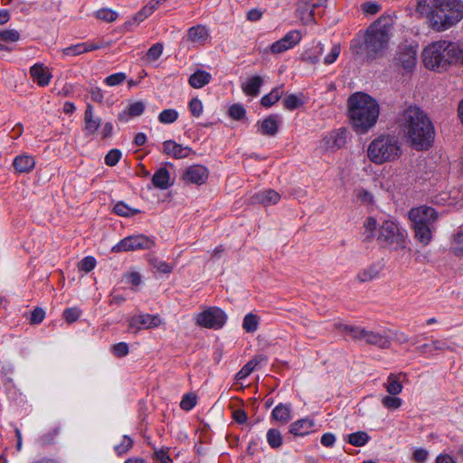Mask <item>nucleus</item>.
Masks as SVG:
<instances>
[{
	"label": "nucleus",
	"instance_id": "f257e3e1",
	"mask_svg": "<svg viewBox=\"0 0 463 463\" xmlns=\"http://www.w3.org/2000/svg\"><path fill=\"white\" fill-rule=\"evenodd\" d=\"M396 123L412 147L427 150L435 137L434 127L427 114L417 106H408L397 116Z\"/></svg>",
	"mask_w": 463,
	"mask_h": 463
},
{
	"label": "nucleus",
	"instance_id": "f03ea898",
	"mask_svg": "<svg viewBox=\"0 0 463 463\" xmlns=\"http://www.w3.org/2000/svg\"><path fill=\"white\" fill-rule=\"evenodd\" d=\"M416 12L427 19L433 30L443 32L463 19V1L418 0Z\"/></svg>",
	"mask_w": 463,
	"mask_h": 463
},
{
	"label": "nucleus",
	"instance_id": "7ed1b4c3",
	"mask_svg": "<svg viewBox=\"0 0 463 463\" xmlns=\"http://www.w3.org/2000/svg\"><path fill=\"white\" fill-rule=\"evenodd\" d=\"M347 105L350 121L356 133L364 134L376 124L379 105L368 94L356 92L351 95Z\"/></svg>",
	"mask_w": 463,
	"mask_h": 463
},
{
	"label": "nucleus",
	"instance_id": "20e7f679",
	"mask_svg": "<svg viewBox=\"0 0 463 463\" xmlns=\"http://www.w3.org/2000/svg\"><path fill=\"white\" fill-rule=\"evenodd\" d=\"M393 23L390 16H381L366 30L364 40V51L370 59L384 54L389 48L392 34Z\"/></svg>",
	"mask_w": 463,
	"mask_h": 463
},
{
	"label": "nucleus",
	"instance_id": "39448f33",
	"mask_svg": "<svg viewBox=\"0 0 463 463\" xmlns=\"http://www.w3.org/2000/svg\"><path fill=\"white\" fill-rule=\"evenodd\" d=\"M402 155V142L397 136L381 135L368 146L367 156L376 165L393 162Z\"/></svg>",
	"mask_w": 463,
	"mask_h": 463
},
{
	"label": "nucleus",
	"instance_id": "423d86ee",
	"mask_svg": "<svg viewBox=\"0 0 463 463\" xmlns=\"http://www.w3.org/2000/svg\"><path fill=\"white\" fill-rule=\"evenodd\" d=\"M335 326L343 332L348 334L354 341L364 342L367 345H375L383 349L391 346L392 337L386 331L375 332L367 330L364 327L343 324H337Z\"/></svg>",
	"mask_w": 463,
	"mask_h": 463
},
{
	"label": "nucleus",
	"instance_id": "0eeeda50",
	"mask_svg": "<svg viewBox=\"0 0 463 463\" xmlns=\"http://www.w3.org/2000/svg\"><path fill=\"white\" fill-rule=\"evenodd\" d=\"M448 41L432 43L423 50V61L427 68L443 71L448 69L447 52Z\"/></svg>",
	"mask_w": 463,
	"mask_h": 463
},
{
	"label": "nucleus",
	"instance_id": "6e6552de",
	"mask_svg": "<svg viewBox=\"0 0 463 463\" xmlns=\"http://www.w3.org/2000/svg\"><path fill=\"white\" fill-rule=\"evenodd\" d=\"M376 240L382 247L397 249L403 245L404 235L395 222L384 220L379 226Z\"/></svg>",
	"mask_w": 463,
	"mask_h": 463
},
{
	"label": "nucleus",
	"instance_id": "1a4fd4ad",
	"mask_svg": "<svg viewBox=\"0 0 463 463\" xmlns=\"http://www.w3.org/2000/svg\"><path fill=\"white\" fill-rule=\"evenodd\" d=\"M195 319L203 327L219 329L226 323L227 316L221 308L210 307L198 313Z\"/></svg>",
	"mask_w": 463,
	"mask_h": 463
},
{
	"label": "nucleus",
	"instance_id": "9d476101",
	"mask_svg": "<svg viewBox=\"0 0 463 463\" xmlns=\"http://www.w3.org/2000/svg\"><path fill=\"white\" fill-rule=\"evenodd\" d=\"M155 241L152 238L144 234L131 235L122 239L112 247L113 252H122L138 250H149L154 247Z\"/></svg>",
	"mask_w": 463,
	"mask_h": 463
},
{
	"label": "nucleus",
	"instance_id": "9b49d317",
	"mask_svg": "<svg viewBox=\"0 0 463 463\" xmlns=\"http://www.w3.org/2000/svg\"><path fill=\"white\" fill-rule=\"evenodd\" d=\"M418 45L414 43H402L398 45L394 63L405 71H411L417 61Z\"/></svg>",
	"mask_w": 463,
	"mask_h": 463
},
{
	"label": "nucleus",
	"instance_id": "f8f14e48",
	"mask_svg": "<svg viewBox=\"0 0 463 463\" xmlns=\"http://www.w3.org/2000/svg\"><path fill=\"white\" fill-rule=\"evenodd\" d=\"M409 217L412 224L432 225L439 219V213L430 206L420 205L411 209Z\"/></svg>",
	"mask_w": 463,
	"mask_h": 463
},
{
	"label": "nucleus",
	"instance_id": "ddd939ff",
	"mask_svg": "<svg viewBox=\"0 0 463 463\" xmlns=\"http://www.w3.org/2000/svg\"><path fill=\"white\" fill-rule=\"evenodd\" d=\"M161 322L157 315L138 314L129 319V327L137 331L150 329L159 326Z\"/></svg>",
	"mask_w": 463,
	"mask_h": 463
},
{
	"label": "nucleus",
	"instance_id": "4468645a",
	"mask_svg": "<svg viewBox=\"0 0 463 463\" xmlns=\"http://www.w3.org/2000/svg\"><path fill=\"white\" fill-rule=\"evenodd\" d=\"M208 169L202 165H194L185 169L183 179L187 184H202L208 178Z\"/></svg>",
	"mask_w": 463,
	"mask_h": 463
},
{
	"label": "nucleus",
	"instance_id": "2eb2a0df",
	"mask_svg": "<svg viewBox=\"0 0 463 463\" xmlns=\"http://www.w3.org/2000/svg\"><path fill=\"white\" fill-rule=\"evenodd\" d=\"M109 43H80L77 44L71 45L62 50V53L67 56H76L85 52L99 50L101 48L109 46Z\"/></svg>",
	"mask_w": 463,
	"mask_h": 463
},
{
	"label": "nucleus",
	"instance_id": "dca6fc26",
	"mask_svg": "<svg viewBox=\"0 0 463 463\" xmlns=\"http://www.w3.org/2000/svg\"><path fill=\"white\" fill-rule=\"evenodd\" d=\"M384 264L382 261L373 262L359 270L356 279L360 283H365L376 279L383 270Z\"/></svg>",
	"mask_w": 463,
	"mask_h": 463
},
{
	"label": "nucleus",
	"instance_id": "f3484780",
	"mask_svg": "<svg viewBox=\"0 0 463 463\" xmlns=\"http://www.w3.org/2000/svg\"><path fill=\"white\" fill-rule=\"evenodd\" d=\"M163 152L174 158L182 159L190 155L192 148L177 144L174 140H166L163 143Z\"/></svg>",
	"mask_w": 463,
	"mask_h": 463
},
{
	"label": "nucleus",
	"instance_id": "a211bd4d",
	"mask_svg": "<svg viewBox=\"0 0 463 463\" xmlns=\"http://www.w3.org/2000/svg\"><path fill=\"white\" fill-rule=\"evenodd\" d=\"M30 75L33 81L41 87L49 85L51 79L52 78L49 69L43 63H35L30 68Z\"/></svg>",
	"mask_w": 463,
	"mask_h": 463
},
{
	"label": "nucleus",
	"instance_id": "6ab92c4d",
	"mask_svg": "<svg viewBox=\"0 0 463 463\" xmlns=\"http://www.w3.org/2000/svg\"><path fill=\"white\" fill-rule=\"evenodd\" d=\"M446 55L448 68L450 65L463 66V44L460 43L448 42Z\"/></svg>",
	"mask_w": 463,
	"mask_h": 463
},
{
	"label": "nucleus",
	"instance_id": "aec40b11",
	"mask_svg": "<svg viewBox=\"0 0 463 463\" xmlns=\"http://www.w3.org/2000/svg\"><path fill=\"white\" fill-rule=\"evenodd\" d=\"M101 120L99 117L94 116L93 107L87 105L84 112V132L86 136L94 135L99 128Z\"/></svg>",
	"mask_w": 463,
	"mask_h": 463
},
{
	"label": "nucleus",
	"instance_id": "412c9836",
	"mask_svg": "<svg viewBox=\"0 0 463 463\" xmlns=\"http://www.w3.org/2000/svg\"><path fill=\"white\" fill-rule=\"evenodd\" d=\"M13 166L17 173H29L34 168L35 160L32 156L22 154L14 157Z\"/></svg>",
	"mask_w": 463,
	"mask_h": 463
},
{
	"label": "nucleus",
	"instance_id": "4be33fe9",
	"mask_svg": "<svg viewBox=\"0 0 463 463\" xmlns=\"http://www.w3.org/2000/svg\"><path fill=\"white\" fill-rule=\"evenodd\" d=\"M314 421L308 418L298 420L290 424L289 433L294 436H305L312 431Z\"/></svg>",
	"mask_w": 463,
	"mask_h": 463
},
{
	"label": "nucleus",
	"instance_id": "5701e85b",
	"mask_svg": "<svg viewBox=\"0 0 463 463\" xmlns=\"http://www.w3.org/2000/svg\"><path fill=\"white\" fill-rule=\"evenodd\" d=\"M251 199L254 203L268 206L276 204L280 200V195L275 190L268 189L257 193Z\"/></svg>",
	"mask_w": 463,
	"mask_h": 463
},
{
	"label": "nucleus",
	"instance_id": "b1692460",
	"mask_svg": "<svg viewBox=\"0 0 463 463\" xmlns=\"http://www.w3.org/2000/svg\"><path fill=\"white\" fill-rule=\"evenodd\" d=\"M152 184L156 188L165 190L172 185L170 173L165 167H160L152 177Z\"/></svg>",
	"mask_w": 463,
	"mask_h": 463
},
{
	"label": "nucleus",
	"instance_id": "393cba45",
	"mask_svg": "<svg viewBox=\"0 0 463 463\" xmlns=\"http://www.w3.org/2000/svg\"><path fill=\"white\" fill-rule=\"evenodd\" d=\"M209 38V32L205 26L197 24L191 27L187 33V39L197 44H203Z\"/></svg>",
	"mask_w": 463,
	"mask_h": 463
},
{
	"label": "nucleus",
	"instance_id": "a878e982",
	"mask_svg": "<svg viewBox=\"0 0 463 463\" xmlns=\"http://www.w3.org/2000/svg\"><path fill=\"white\" fill-rule=\"evenodd\" d=\"M271 417L277 422L280 424L288 423L291 418V405L279 403L278 404L271 412Z\"/></svg>",
	"mask_w": 463,
	"mask_h": 463
},
{
	"label": "nucleus",
	"instance_id": "bb28decb",
	"mask_svg": "<svg viewBox=\"0 0 463 463\" xmlns=\"http://www.w3.org/2000/svg\"><path fill=\"white\" fill-rule=\"evenodd\" d=\"M263 83L262 78L260 76L255 75L250 78H248L242 84L241 89L242 91L251 97H256L260 93V89Z\"/></svg>",
	"mask_w": 463,
	"mask_h": 463
},
{
	"label": "nucleus",
	"instance_id": "cd10ccee",
	"mask_svg": "<svg viewBox=\"0 0 463 463\" xmlns=\"http://www.w3.org/2000/svg\"><path fill=\"white\" fill-rule=\"evenodd\" d=\"M211 80V73L203 70H197L189 77L188 82L193 88L200 89L207 85Z\"/></svg>",
	"mask_w": 463,
	"mask_h": 463
},
{
	"label": "nucleus",
	"instance_id": "c85d7f7f",
	"mask_svg": "<svg viewBox=\"0 0 463 463\" xmlns=\"http://www.w3.org/2000/svg\"><path fill=\"white\" fill-rule=\"evenodd\" d=\"M258 131L261 135L275 136L278 132V116L270 115L264 118Z\"/></svg>",
	"mask_w": 463,
	"mask_h": 463
},
{
	"label": "nucleus",
	"instance_id": "c756f323",
	"mask_svg": "<svg viewBox=\"0 0 463 463\" xmlns=\"http://www.w3.org/2000/svg\"><path fill=\"white\" fill-rule=\"evenodd\" d=\"M431 225L428 224H413L415 237L423 245H428L432 239Z\"/></svg>",
	"mask_w": 463,
	"mask_h": 463
},
{
	"label": "nucleus",
	"instance_id": "7c9ffc66",
	"mask_svg": "<svg viewBox=\"0 0 463 463\" xmlns=\"http://www.w3.org/2000/svg\"><path fill=\"white\" fill-rule=\"evenodd\" d=\"M364 240L371 241L377 237L380 224L373 217H367L364 222Z\"/></svg>",
	"mask_w": 463,
	"mask_h": 463
},
{
	"label": "nucleus",
	"instance_id": "2f4dec72",
	"mask_svg": "<svg viewBox=\"0 0 463 463\" xmlns=\"http://www.w3.org/2000/svg\"><path fill=\"white\" fill-rule=\"evenodd\" d=\"M327 146L331 149H339L345 144V131L338 130L326 137Z\"/></svg>",
	"mask_w": 463,
	"mask_h": 463
},
{
	"label": "nucleus",
	"instance_id": "473e14b6",
	"mask_svg": "<svg viewBox=\"0 0 463 463\" xmlns=\"http://www.w3.org/2000/svg\"><path fill=\"white\" fill-rule=\"evenodd\" d=\"M283 94L282 86L274 88L269 93L261 98L260 103L265 108H269L279 100Z\"/></svg>",
	"mask_w": 463,
	"mask_h": 463
},
{
	"label": "nucleus",
	"instance_id": "72a5a7b5",
	"mask_svg": "<svg viewBox=\"0 0 463 463\" xmlns=\"http://www.w3.org/2000/svg\"><path fill=\"white\" fill-rule=\"evenodd\" d=\"M61 433V426L59 424L53 426L51 430L45 431L38 439V442L41 446H46L53 444L57 436Z\"/></svg>",
	"mask_w": 463,
	"mask_h": 463
},
{
	"label": "nucleus",
	"instance_id": "f704fd0d",
	"mask_svg": "<svg viewBox=\"0 0 463 463\" xmlns=\"http://www.w3.org/2000/svg\"><path fill=\"white\" fill-rule=\"evenodd\" d=\"M448 348L447 344L440 340H432L418 347V350L424 354H431L434 351H444Z\"/></svg>",
	"mask_w": 463,
	"mask_h": 463
},
{
	"label": "nucleus",
	"instance_id": "c9c22d12",
	"mask_svg": "<svg viewBox=\"0 0 463 463\" xmlns=\"http://www.w3.org/2000/svg\"><path fill=\"white\" fill-rule=\"evenodd\" d=\"M145 109V105L142 101H136L128 105L127 110L123 111L118 115V119L124 120L126 119V116L129 117H138L140 116Z\"/></svg>",
	"mask_w": 463,
	"mask_h": 463
},
{
	"label": "nucleus",
	"instance_id": "e433bc0d",
	"mask_svg": "<svg viewBox=\"0 0 463 463\" xmlns=\"http://www.w3.org/2000/svg\"><path fill=\"white\" fill-rule=\"evenodd\" d=\"M385 388L391 395H398L402 391V385L398 376L392 373L388 376Z\"/></svg>",
	"mask_w": 463,
	"mask_h": 463
},
{
	"label": "nucleus",
	"instance_id": "4c0bfd02",
	"mask_svg": "<svg viewBox=\"0 0 463 463\" xmlns=\"http://www.w3.org/2000/svg\"><path fill=\"white\" fill-rule=\"evenodd\" d=\"M260 323V317L252 313L247 314L242 322V328L247 333H254L258 330Z\"/></svg>",
	"mask_w": 463,
	"mask_h": 463
},
{
	"label": "nucleus",
	"instance_id": "58836bf2",
	"mask_svg": "<svg viewBox=\"0 0 463 463\" xmlns=\"http://www.w3.org/2000/svg\"><path fill=\"white\" fill-rule=\"evenodd\" d=\"M302 39V33L298 30H291L288 32L284 37H282L280 40L282 43H284L288 48L290 50L293 47H295L297 44L300 43Z\"/></svg>",
	"mask_w": 463,
	"mask_h": 463
},
{
	"label": "nucleus",
	"instance_id": "ea45409f",
	"mask_svg": "<svg viewBox=\"0 0 463 463\" xmlns=\"http://www.w3.org/2000/svg\"><path fill=\"white\" fill-rule=\"evenodd\" d=\"M113 212L116 214L123 217L134 216L135 214L140 213L138 209L131 208L123 202H118L113 207Z\"/></svg>",
	"mask_w": 463,
	"mask_h": 463
},
{
	"label": "nucleus",
	"instance_id": "a19ab883",
	"mask_svg": "<svg viewBox=\"0 0 463 463\" xmlns=\"http://www.w3.org/2000/svg\"><path fill=\"white\" fill-rule=\"evenodd\" d=\"M370 439L369 435L364 431H357L348 435L347 441L355 447L365 445Z\"/></svg>",
	"mask_w": 463,
	"mask_h": 463
},
{
	"label": "nucleus",
	"instance_id": "79ce46f5",
	"mask_svg": "<svg viewBox=\"0 0 463 463\" xmlns=\"http://www.w3.org/2000/svg\"><path fill=\"white\" fill-rule=\"evenodd\" d=\"M303 103L302 94H290L283 99V106L288 110H294L302 106Z\"/></svg>",
	"mask_w": 463,
	"mask_h": 463
},
{
	"label": "nucleus",
	"instance_id": "37998d69",
	"mask_svg": "<svg viewBox=\"0 0 463 463\" xmlns=\"http://www.w3.org/2000/svg\"><path fill=\"white\" fill-rule=\"evenodd\" d=\"M267 442L272 449H279L282 445V435L277 429H269L267 432Z\"/></svg>",
	"mask_w": 463,
	"mask_h": 463
},
{
	"label": "nucleus",
	"instance_id": "c03bdc74",
	"mask_svg": "<svg viewBox=\"0 0 463 463\" xmlns=\"http://www.w3.org/2000/svg\"><path fill=\"white\" fill-rule=\"evenodd\" d=\"M149 263L153 269L163 274H169L173 270V266L171 264L157 258H150Z\"/></svg>",
	"mask_w": 463,
	"mask_h": 463
},
{
	"label": "nucleus",
	"instance_id": "a18cd8bd",
	"mask_svg": "<svg viewBox=\"0 0 463 463\" xmlns=\"http://www.w3.org/2000/svg\"><path fill=\"white\" fill-rule=\"evenodd\" d=\"M163 44L160 43L153 44L147 51L144 59L148 62L156 61L159 59L163 52Z\"/></svg>",
	"mask_w": 463,
	"mask_h": 463
},
{
	"label": "nucleus",
	"instance_id": "49530a36",
	"mask_svg": "<svg viewBox=\"0 0 463 463\" xmlns=\"http://www.w3.org/2000/svg\"><path fill=\"white\" fill-rule=\"evenodd\" d=\"M383 406L388 410H397L402 404V400L395 395H386L381 400Z\"/></svg>",
	"mask_w": 463,
	"mask_h": 463
},
{
	"label": "nucleus",
	"instance_id": "de8ad7c7",
	"mask_svg": "<svg viewBox=\"0 0 463 463\" xmlns=\"http://www.w3.org/2000/svg\"><path fill=\"white\" fill-rule=\"evenodd\" d=\"M178 118V112L174 109H164L158 115V120L163 124H172Z\"/></svg>",
	"mask_w": 463,
	"mask_h": 463
},
{
	"label": "nucleus",
	"instance_id": "09e8293b",
	"mask_svg": "<svg viewBox=\"0 0 463 463\" xmlns=\"http://www.w3.org/2000/svg\"><path fill=\"white\" fill-rule=\"evenodd\" d=\"M157 5L151 0L146 6H144L134 17V21L136 23H140L148 17L154 10H156Z\"/></svg>",
	"mask_w": 463,
	"mask_h": 463
},
{
	"label": "nucleus",
	"instance_id": "8fccbe9b",
	"mask_svg": "<svg viewBox=\"0 0 463 463\" xmlns=\"http://www.w3.org/2000/svg\"><path fill=\"white\" fill-rule=\"evenodd\" d=\"M20 40V33L14 29L0 30V41L15 43Z\"/></svg>",
	"mask_w": 463,
	"mask_h": 463
},
{
	"label": "nucleus",
	"instance_id": "3c124183",
	"mask_svg": "<svg viewBox=\"0 0 463 463\" xmlns=\"http://www.w3.org/2000/svg\"><path fill=\"white\" fill-rule=\"evenodd\" d=\"M322 52H323V47L320 43H318L315 48L314 54L311 52H306L303 54L302 59H303V61H305L308 63L316 64L319 61V56L321 55Z\"/></svg>",
	"mask_w": 463,
	"mask_h": 463
},
{
	"label": "nucleus",
	"instance_id": "603ef678",
	"mask_svg": "<svg viewBox=\"0 0 463 463\" xmlns=\"http://www.w3.org/2000/svg\"><path fill=\"white\" fill-rule=\"evenodd\" d=\"M133 446V440L132 439L128 436L124 435L122 438V441L120 444L114 447V449L118 455H123L127 453Z\"/></svg>",
	"mask_w": 463,
	"mask_h": 463
},
{
	"label": "nucleus",
	"instance_id": "864d4df0",
	"mask_svg": "<svg viewBox=\"0 0 463 463\" xmlns=\"http://www.w3.org/2000/svg\"><path fill=\"white\" fill-rule=\"evenodd\" d=\"M96 16L102 21L111 23L118 18V14L111 9L102 8L97 11Z\"/></svg>",
	"mask_w": 463,
	"mask_h": 463
},
{
	"label": "nucleus",
	"instance_id": "5fc2aeb1",
	"mask_svg": "<svg viewBox=\"0 0 463 463\" xmlns=\"http://www.w3.org/2000/svg\"><path fill=\"white\" fill-rule=\"evenodd\" d=\"M127 76L124 72H117L105 78L104 82L110 87L118 86L123 83Z\"/></svg>",
	"mask_w": 463,
	"mask_h": 463
},
{
	"label": "nucleus",
	"instance_id": "6e6d98bb",
	"mask_svg": "<svg viewBox=\"0 0 463 463\" xmlns=\"http://www.w3.org/2000/svg\"><path fill=\"white\" fill-rule=\"evenodd\" d=\"M122 153L119 149H111L105 156V163L109 166L116 165L121 158Z\"/></svg>",
	"mask_w": 463,
	"mask_h": 463
},
{
	"label": "nucleus",
	"instance_id": "4d7b16f0",
	"mask_svg": "<svg viewBox=\"0 0 463 463\" xmlns=\"http://www.w3.org/2000/svg\"><path fill=\"white\" fill-rule=\"evenodd\" d=\"M189 109L194 117H200L203 110L202 101L197 98L192 99L189 102Z\"/></svg>",
	"mask_w": 463,
	"mask_h": 463
},
{
	"label": "nucleus",
	"instance_id": "13d9d810",
	"mask_svg": "<svg viewBox=\"0 0 463 463\" xmlns=\"http://www.w3.org/2000/svg\"><path fill=\"white\" fill-rule=\"evenodd\" d=\"M245 114H246V110H245L244 107L241 104H233L229 109V115L233 119L240 120L242 118H244Z\"/></svg>",
	"mask_w": 463,
	"mask_h": 463
},
{
	"label": "nucleus",
	"instance_id": "bf43d9fd",
	"mask_svg": "<svg viewBox=\"0 0 463 463\" xmlns=\"http://www.w3.org/2000/svg\"><path fill=\"white\" fill-rule=\"evenodd\" d=\"M452 250L457 255L463 254V232H458L455 235L452 241Z\"/></svg>",
	"mask_w": 463,
	"mask_h": 463
},
{
	"label": "nucleus",
	"instance_id": "052dcab7",
	"mask_svg": "<svg viewBox=\"0 0 463 463\" xmlns=\"http://www.w3.org/2000/svg\"><path fill=\"white\" fill-rule=\"evenodd\" d=\"M80 316V310L77 307L66 308L63 311V317L68 323L75 322Z\"/></svg>",
	"mask_w": 463,
	"mask_h": 463
},
{
	"label": "nucleus",
	"instance_id": "680f3d73",
	"mask_svg": "<svg viewBox=\"0 0 463 463\" xmlns=\"http://www.w3.org/2000/svg\"><path fill=\"white\" fill-rule=\"evenodd\" d=\"M195 404L196 398L192 394H185L180 402L181 408L185 411L192 410L195 406Z\"/></svg>",
	"mask_w": 463,
	"mask_h": 463
},
{
	"label": "nucleus",
	"instance_id": "e2e57ef3",
	"mask_svg": "<svg viewBox=\"0 0 463 463\" xmlns=\"http://www.w3.org/2000/svg\"><path fill=\"white\" fill-rule=\"evenodd\" d=\"M341 52L339 44H334L331 48L330 52L325 57L324 62L326 64H332L338 58Z\"/></svg>",
	"mask_w": 463,
	"mask_h": 463
},
{
	"label": "nucleus",
	"instance_id": "0e129e2a",
	"mask_svg": "<svg viewBox=\"0 0 463 463\" xmlns=\"http://www.w3.org/2000/svg\"><path fill=\"white\" fill-rule=\"evenodd\" d=\"M112 352L118 357H124L129 352L128 345L125 342L118 343L112 346Z\"/></svg>",
	"mask_w": 463,
	"mask_h": 463
},
{
	"label": "nucleus",
	"instance_id": "69168bd1",
	"mask_svg": "<svg viewBox=\"0 0 463 463\" xmlns=\"http://www.w3.org/2000/svg\"><path fill=\"white\" fill-rule=\"evenodd\" d=\"M96 266V260L91 256L85 257L80 262V269L84 270L85 272L91 271Z\"/></svg>",
	"mask_w": 463,
	"mask_h": 463
},
{
	"label": "nucleus",
	"instance_id": "338daca9",
	"mask_svg": "<svg viewBox=\"0 0 463 463\" xmlns=\"http://www.w3.org/2000/svg\"><path fill=\"white\" fill-rule=\"evenodd\" d=\"M154 458L158 460L159 463H172V459L168 455V449H156Z\"/></svg>",
	"mask_w": 463,
	"mask_h": 463
},
{
	"label": "nucleus",
	"instance_id": "774afa93",
	"mask_svg": "<svg viewBox=\"0 0 463 463\" xmlns=\"http://www.w3.org/2000/svg\"><path fill=\"white\" fill-rule=\"evenodd\" d=\"M269 50L271 53L273 54H279V53H282L288 50H289L288 48V46L281 42V40H278L276 41L275 43H273L269 47Z\"/></svg>",
	"mask_w": 463,
	"mask_h": 463
}]
</instances>
